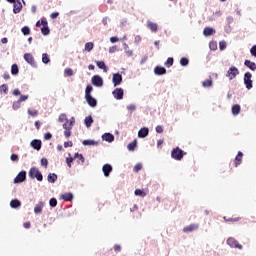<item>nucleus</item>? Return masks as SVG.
I'll return each mask as SVG.
<instances>
[{"instance_id":"obj_1","label":"nucleus","mask_w":256,"mask_h":256,"mask_svg":"<svg viewBox=\"0 0 256 256\" xmlns=\"http://www.w3.org/2000/svg\"><path fill=\"white\" fill-rule=\"evenodd\" d=\"M31 179H37V181H43V174L37 167H32L28 173Z\"/></svg>"},{"instance_id":"obj_2","label":"nucleus","mask_w":256,"mask_h":256,"mask_svg":"<svg viewBox=\"0 0 256 256\" xmlns=\"http://www.w3.org/2000/svg\"><path fill=\"white\" fill-rule=\"evenodd\" d=\"M253 74L251 72H246L244 74V85L248 91H251L253 89Z\"/></svg>"},{"instance_id":"obj_3","label":"nucleus","mask_w":256,"mask_h":256,"mask_svg":"<svg viewBox=\"0 0 256 256\" xmlns=\"http://www.w3.org/2000/svg\"><path fill=\"white\" fill-rule=\"evenodd\" d=\"M171 155H172V159H176V161H181L185 153L183 152V150L177 147L172 150Z\"/></svg>"},{"instance_id":"obj_4","label":"nucleus","mask_w":256,"mask_h":256,"mask_svg":"<svg viewBox=\"0 0 256 256\" xmlns=\"http://www.w3.org/2000/svg\"><path fill=\"white\" fill-rule=\"evenodd\" d=\"M237 75H239V68L235 67V66H231L228 71L226 76L230 79V81H233V79H235V77H237Z\"/></svg>"},{"instance_id":"obj_5","label":"nucleus","mask_w":256,"mask_h":256,"mask_svg":"<svg viewBox=\"0 0 256 256\" xmlns=\"http://www.w3.org/2000/svg\"><path fill=\"white\" fill-rule=\"evenodd\" d=\"M227 245L232 249H243V245L239 244L233 237L227 239Z\"/></svg>"},{"instance_id":"obj_6","label":"nucleus","mask_w":256,"mask_h":256,"mask_svg":"<svg viewBox=\"0 0 256 256\" xmlns=\"http://www.w3.org/2000/svg\"><path fill=\"white\" fill-rule=\"evenodd\" d=\"M62 127L65 130L64 137L69 139V137H71V129H73V126L70 125L69 120H66Z\"/></svg>"},{"instance_id":"obj_7","label":"nucleus","mask_w":256,"mask_h":256,"mask_svg":"<svg viewBox=\"0 0 256 256\" xmlns=\"http://www.w3.org/2000/svg\"><path fill=\"white\" fill-rule=\"evenodd\" d=\"M112 83L114 87H117L123 83V76L120 73L113 74Z\"/></svg>"},{"instance_id":"obj_8","label":"nucleus","mask_w":256,"mask_h":256,"mask_svg":"<svg viewBox=\"0 0 256 256\" xmlns=\"http://www.w3.org/2000/svg\"><path fill=\"white\" fill-rule=\"evenodd\" d=\"M24 60L28 62L29 65L32 67H37V63L35 62V58L33 57V54L26 53L24 54Z\"/></svg>"},{"instance_id":"obj_9","label":"nucleus","mask_w":256,"mask_h":256,"mask_svg":"<svg viewBox=\"0 0 256 256\" xmlns=\"http://www.w3.org/2000/svg\"><path fill=\"white\" fill-rule=\"evenodd\" d=\"M91 81L94 87H103V78H101V76L95 75L92 77Z\"/></svg>"},{"instance_id":"obj_10","label":"nucleus","mask_w":256,"mask_h":256,"mask_svg":"<svg viewBox=\"0 0 256 256\" xmlns=\"http://www.w3.org/2000/svg\"><path fill=\"white\" fill-rule=\"evenodd\" d=\"M226 22L228 26H226L225 31L227 33H231V31H233V25H235V20L233 19V17L228 16L226 18Z\"/></svg>"},{"instance_id":"obj_11","label":"nucleus","mask_w":256,"mask_h":256,"mask_svg":"<svg viewBox=\"0 0 256 256\" xmlns=\"http://www.w3.org/2000/svg\"><path fill=\"white\" fill-rule=\"evenodd\" d=\"M27 179V172L26 171H21L19 174L15 177L14 183H23Z\"/></svg>"},{"instance_id":"obj_12","label":"nucleus","mask_w":256,"mask_h":256,"mask_svg":"<svg viewBox=\"0 0 256 256\" xmlns=\"http://www.w3.org/2000/svg\"><path fill=\"white\" fill-rule=\"evenodd\" d=\"M112 95H113L114 99H117V100L123 99V95H124L123 88H116L112 92Z\"/></svg>"},{"instance_id":"obj_13","label":"nucleus","mask_w":256,"mask_h":256,"mask_svg":"<svg viewBox=\"0 0 256 256\" xmlns=\"http://www.w3.org/2000/svg\"><path fill=\"white\" fill-rule=\"evenodd\" d=\"M199 229V224H190L183 228L184 233H191L193 231H197Z\"/></svg>"},{"instance_id":"obj_14","label":"nucleus","mask_w":256,"mask_h":256,"mask_svg":"<svg viewBox=\"0 0 256 256\" xmlns=\"http://www.w3.org/2000/svg\"><path fill=\"white\" fill-rule=\"evenodd\" d=\"M102 171L104 173V177H109L111 171H113V166H111L110 164H105L102 167Z\"/></svg>"},{"instance_id":"obj_15","label":"nucleus","mask_w":256,"mask_h":256,"mask_svg":"<svg viewBox=\"0 0 256 256\" xmlns=\"http://www.w3.org/2000/svg\"><path fill=\"white\" fill-rule=\"evenodd\" d=\"M148 135H149V128H147V127L141 128L138 131V137L140 139H145V137H147Z\"/></svg>"},{"instance_id":"obj_16","label":"nucleus","mask_w":256,"mask_h":256,"mask_svg":"<svg viewBox=\"0 0 256 256\" xmlns=\"http://www.w3.org/2000/svg\"><path fill=\"white\" fill-rule=\"evenodd\" d=\"M242 162H243V152L239 151L234 160L235 167H239V165H241Z\"/></svg>"},{"instance_id":"obj_17","label":"nucleus","mask_w":256,"mask_h":256,"mask_svg":"<svg viewBox=\"0 0 256 256\" xmlns=\"http://www.w3.org/2000/svg\"><path fill=\"white\" fill-rule=\"evenodd\" d=\"M85 99L90 107H97V99L93 98V96H85Z\"/></svg>"},{"instance_id":"obj_18","label":"nucleus","mask_w":256,"mask_h":256,"mask_svg":"<svg viewBox=\"0 0 256 256\" xmlns=\"http://www.w3.org/2000/svg\"><path fill=\"white\" fill-rule=\"evenodd\" d=\"M30 145L36 151H41V145H42L41 140H37V139L32 140Z\"/></svg>"},{"instance_id":"obj_19","label":"nucleus","mask_w":256,"mask_h":256,"mask_svg":"<svg viewBox=\"0 0 256 256\" xmlns=\"http://www.w3.org/2000/svg\"><path fill=\"white\" fill-rule=\"evenodd\" d=\"M102 139L108 143H113L115 141V136L111 133H105L102 135Z\"/></svg>"},{"instance_id":"obj_20","label":"nucleus","mask_w":256,"mask_h":256,"mask_svg":"<svg viewBox=\"0 0 256 256\" xmlns=\"http://www.w3.org/2000/svg\"><path fill=\"white\" fill-rule=\"evenodd\" d=\"M41 24L43 25V27L41 28L42 35H49L50 30L49 26H47V21L41 20Z\"/></svg>"},{"instance_id":"obj_21","label":"nucleus","mask_w":256,"mask_h":256,"mask_svg":"<svg viewBox=\"0 0 256 256\" xmlns=\"http://www.w3.org/2000/svg\"><path fill=\"white\" fill-rule=\"evenodd\" d=\"M204 37H211V35H215V29L211 27H205L203 30Z\"/></svg>"},{"instance_id":"obj_22","label":"nucleus","mask_w":256,"mask_h":256,"mask_svg":"<svg viewBox=\"0 0 256 256\" xmlns=\"http://www.w3.org/2000/svg\"><path fill=\"white\" fill-rule=\"evenodd\" d=\"M244 65H245V67H248V69H250V71H256V63L255 62H251V60H245Z\"/></svg>"},{"instance_id":"obj_23","label":"nucleus","mask_w":256,"mask_h":256,"mask_svg":"<svg viewBox=\"0 0 256 256\" xmlns=\"http://www.w3.org/2000/svg\"><path fill=\"white\" fill-rule=\"evenodd\" d=\"M154 73L155 75H165V73H167V69H165V67L156 66L154 68Z\"/></svg>"},{"instance_id":"obj_24","label":"nucleus","mask_w":256,"mask_h":256,"mask_svg":"<svg viewBox=\"0 0 256 256\" xmlns=\"http://www.w3.org/2000/svg\"><path fill=\"white\" fill-rule=\"evenodd\" d=\"M147 27L148 29H150V31H152V33H157V29H158L157 23L147 21Z\"/></svg>"},{"instance_id":"obj_25","label":"nucleus","mask_w":256,"mask_h":256,"mask_svg":"<svg viewBox=\"0 0 256 256\" xmlns=\"http://www.w3.org/2000/svg\"><path fill=\"white\" fill-rule=\"evenodd\" d=\"M241 113V105L235 104L232 106V115L237 116Z\"/></svg>"},{"instance_id":"obj_26","label":"nucleus","mask_w":256,"mask_h":256,"mask_svg":"<svg viewBox=\"0 0 256 256\" xmlns=\"http://www.w3.org/2000/svg\"><path fill=\"white\" fill-rule=\"evenodd\" d=\"M44 205L45 204L43 202H39L38 204H36L34 207V213H36V215H38V213H41V211H43Z\"/></svg>"},{"instance_id":"obj_27","label":"nucleus","mask_w":256,"mask_h":256,"mask_svg":"<svg viewBox=\"0 0 256 256\" xmlns=\"http://www.w3.org/2000/svg\"><path fill=\"white\" fill-rule=\"evenodd\" d=\"M10 207L12 209H18V207H21V201H19L18 199L11 200Z\"/></svg>"},{"instance_id":"obj_28","label":"nucleus","mask_w":256,"mask_h":256,"mask_svg":"<svg viewBox=\"0 0 256 256\" xmlns=\"http://www.w3.org/2000/svg\"><path fill=\"white\" fill-rule=\"evenodd\" d=\"M83 145L85 146H92V147H95L97 145H99V142L95 141V140H84L82 142Z\"/></svg>"},{"instance_id":"obj_29","label":"nucleus","mask_w":256,"mask_h":256,"mask_svg":"<svg viewBox=\"0 0 256 256\" xmlns=\"http://www.w3.org/2000/svg\"><path fill=\"white\" fill-rule=\"evenodd\" d=\"M61 199L64 201H73V194L71 192L62 194Z\"/></svg>"},{"instance_id":"obj_30","label":"nucleus","mask_w":256,"mask_h":256,"mask_svg":"<svg viewBox=\"0 0 256 256\" xmlns=\"http://www.w3.org/2000/svg\"><path fill=\"white\" fill-rule=\"evenodd\" d=\"M96 65L99 69H102L104 73H107V66L105 65L104 61H97Z\"/></svg>"},{"instance_id":"obj_31","label":"nucleus","mask_w":256,"mask_h":256,"mask_svg":"<svg viewBox=\"0 0 256 256\" xmlns=\"http://www.w3.org/2000/svg\"><path fill=\"white\" fill-rule=\"evenodd\" d=\"M84 123H85V126H86L87 128L91 127V125H93V117L87 116V117L84 119Z\"/></svg>"},{"instance_id":"obj_32","label":"nucleus","mask_w":256,"mask_h":256,"mask_svg":"<svg viewBox=\"0 0 256 256\" xmlns=\"http://www.w3.org/2000/svg\"><path fill=\"white\" fill-rule=\"evenodd\" d=\"M42 63H44V65H48V63H51V59L49 58V54H47V53L42 54Z\"/></svg>"},{"instance_id":"obj_33","label":"nucleus","mask_w":256,"mask_h":256,"mask_svg":"<svg viewBox=\"0 0 256 256\" xmlns=\"http://www.w3.org/2000/svg\"><path fill=\"white\" fill-rule=\"evenodd\" d=\"M55 181H57V174L50 173L48 175V183H55Z\"/></svg>"},{"instance_id":"obj_34","label":"nucleus","mask_w":256,"mask_h":256,"mask_svg":"<svg viewBox=\"0 0 256 256\" xmlns=\"http://www.w3.org/2000/svg\"><path fill=\"white\" fill-rule=\"evenodd\" d=\"M135 147H137V140H134L133 142L127 145L128 151H135Z\"/></svg>"},{"instance_id":"obj_35","label":"nucleus","mask_w":256,"mask_h":256,"mask_svg":"<svg viewBox=\"0 0 256 256\" xmlns=\"http://www.w3.org/2000/svg\"><path fill=\"white\" fill-rule=\"evenodd\" d=\"M0 93H4V95H7L9 93V86L7 84H3L0 86Z\"/></svg>"},{"instance_id":"obj_36","label":"nucleus","mask_w":256,"mask_h":256,"mask_svg":"<svg viewBox=\"0 0 256 256\" xmlns=\"http://www.w3.org/2000/svg\"><path fill=\"white\" fill-rule=\"evenodd\" d=\"M11 73L12 75H18L19 73V67L17 66V64H13L11 67Z\"/></svg>"},{"instance_id":"obj_37","label":"nucleus","mask_w":256,"mask_h":256,"mask_svg":"<svg viewBox=\"0 0 256 256\" xmlns=\"http://www.w3.org/2000/svg\"><path fill=\"white\" fill-rule=\"evenodd\" d=\"M213 85V81L211 79H206L202 82V87H211Z\"/></svg>"},{"instance_id":"obj_38","label":"nucleus","mask_w":256,"mask_h":256,"mask_svg":"<svg viewBox=\"0 0 256 256\" xmlns=\"http://www.w3.org/2000/svg\"><path fill=\"white\" fill-rule=\"evenodd\" d=\"M91 91H93V86L87 85L85 90V97L91 96Z\"/></svg>"},{"instance_id":"obj_39","label":"nucleus","mask_w":256,"mask_h":256,"mask_svg":"<svg viewBox=\"0 0 256 256\" xmlns=\"http://www.w3.org/2000/svg\"><path fill=\"white\" fill-rule=\"evenodd\" d=\"M93 47H94V45L92 42H87L85 44V51H93Z\"/></svg>"},{"instance_id":"obj_40","label":"nucleus","mask_w":256,"mask_h":256,"mask_svg":"<svg viewBox=\"0 0 256 256\" xmlns=\"http://www.w3.org/2000/svg\"><path fill=\"white\" fill-rule=\"evenodd\" d=\"M64 74L67 76V77H73V69L71 68H66L64 70Z\"/></svg>"},{"instance_id":"obj_41","label":"nucleus","mask_w":256,"mask_h":256,"mask_svg":"<svg viewBox=\"0 0 256 256\" xmlns=\"http://www.w3.org/2000/svg\"><path fill=\"white\" fill-rule=\"evenodd\" d=\"M180 65H182V67H187V65H189V59L181 58L180 59Z\"/></svg>"},{"instance_id":"obj_42","label":"nucleus","mask_w":256,"mask_h":256,"mask_svg":"<svg viewBox=\"0 0 256 256\" xmlns=\"http://www.w3.org/2000/svg\"><path fill=\"white\" fill-rule=\"evenodd\" d=\"M141 169H143V165H142L141 163H138V164H136V165L134 166L133 171H134L135 173H139V171H141Z\"/></svg>"},{"instance_id":"obj_43","label":"nucleus","mask_w":256,"mask_h":256,"mask_svg":"<svg viewBox=\"0 0 256 256\" xmlns=\"http://www.w3.org/2000/svg\"><path fill=\"white\" fill-rule=\"evenodd\" d=\"M74 159H78L79 161H81V163H85V158L83 157V154L76 153Z\"/></svg>"},{"instance_id":"obj_44","label":"nucleus","mask_w":256,"mask_h":256,"mask_svg":"<svg viewBox=\"0 0 256 256\" xmlns=\"http://www.w3.org/2000/svg\"><path fill=\"white\" fill-rule=\"evenodd\" d=\"M23 35H30L31 33V29H29L28 26H24L22 29H21Z\"/></svg>"},{"instance_id":"obj_45","label":"nucleus","mask_w":256,"mask_h":256,"mask_svg":"<svg viewBox=\"0 0 256 256\" xmlns=\"http://www.w3.org/2000/svg\"><path fill=\"white\" fill-rule=\"evenodd\" d=\"M209 47H210L211 51H217V42H215V41L210 42Z\"/></svg>"},{"instance_id":"obj_46","label":"nucleus","mask_w":256,"mask_h":256,"mask_svg":"<svg viewBox=\"0 0 256 256\" xmlns=\"http://www.w3.org/2000/svg\"><path fill=\"white\" fill-rule=\"evenodd\" d=\"M134 193L137 197H145V193L141 189H136Z\"/></svg>"},{"instance_id":"obj_47","label":"nucleus","mask_w":256,"mask_h":256,"mask_svg":"<svg viewBox=\"0 0 256 256\" xmlns=\"http://www.w3.org/2000/svg\"><path fill=\"white\" fill-rule=\"evenodd\" d=\"M28 115H31V117H37V115H39V112L37 110L28 109Z\"/></svg>"},{"instance_id":"obj_48","label":"nucleus","mask_w":256,"mask_h":256,"mask_svg":"<svg viewBox=\"0 0 256 256\" xmlns=\"http://www.w3.org/2000/svg\"><path fill=\"white\" fill-rule=\"evenodd\" d=\"M59 123H63L64 121H68L67 120V115L66 114H60L59 118H58Z\"/></svg>"},{"instance_id":"obj_49","label":"nucleus","mask_w":256,"mask_h":256,"mask_svg":"<svg viewBox=\"0 0 256 256\" xmlns=\"http://www.w3.org/2000/svg\"><path fill=\"white\" fill-rule=\"evenodd\" d=\"M50 207H57V199L56 198H51L49 201Z\"/></svg>"},{"instance_id":"obj_50","label":"nucleus","mask_w":256,"mask_h":256,"mask_svg":"<svg viewBox=\"0 0 256 256\" xmlns=\"http://www.w3.org/2000/svg\"><path fill=\"white\" fill-rule=\"evenodd\" d=\"M229 223H237V221H241V218L236 217V218H228L226 219Z\"/></svg>"},{"instance_id":"obj_51","label":"nucleus","mask_w":256,"mask_h":256,"mask_svg":"<svg viewBox=\"0 0 256 256\" xmlns=\"http://www.w3.org/2000/svg\"><path fill=\"white\" fill-rule=\"evenodd\" d=\"M165 65L166 67H171L173 65V58H168Z\"/></svg>"},{"instance_id":"obj_52","label":"nucleus","mask_w":256,"mask_h":256,"mask_svg":"<svg viewBox=\"0 0 256 256\" xmlns=\"http://www.w3.org/2000/svg\"><path fill=\"white\" fill-rule=\"evenodd\" d=\"M29 99V96L27 95H21L18 102L22 103V101H27Z\"/></svg>"},{"instance_id":"obj_53","label":"nucleus","mask_w":256,"mask_h":256,"mask_svg":"<svg viewBox=\"0 0 256 256\" xmlns=\"http://www.w3.org/2000/svg\"><path fill=\"white\" fill-rule=\"evenodd\" d=\"M42 167H47V165L49 164V162L47 161L46 158H42L40 161Z\"/></svg>"},{"instance_id":"obj_54","label":"nucleus","mask_w":256,"mask_h":256,"mask_svg":"<svg viewBox=\"0 0 256 256\" xmlns=\"http://www.w3.org/2000/svg\"><path fill=\"white\" fill-rule=\"evenodd\" d=\"M11 161L17 162L19 161V156L17 154H12L10 156Z\"/></svg>"},{"instance_id":"obj_55","label":"nucleus","mask_w":256,"mask_h":256,"mask_svg":"<svg viewBox=\"0 0 256 256\" xmlns=\"http://www.w3.org/2000/svg\"><path fill=\"white\" fill-rule=\"evenodd\" d=\"M147 59H149V57L147 55H144L140 60V65H144V63H147Z\"/></svg>"},{"instance_id":"obj_56","label":"nucleus","mask_w":256,"mask_h":256,"mask_svg":"<svg viewBox=\"0 0 256 256\" xmlns=\"http://www.w3.org/2000/svg\"><path fill=\"white\" fill-rule=\"evenodd\" d=\"M250 53L252 57H256V45L252 46V48L250 49Z\"/></svg>"},{"instance_id":"obj_57","label":"nucleus","mask_w":256,"mask_h":256,"mask_svg":"<svg viewBox=\"0 0 256 256\" xmlns=\"http://www.w3.org/2000/svg\"><path fill=\"white\" fill-rule=\"evenodd\" d=\"M20 103L21 102H19V101L14 102L13 105H12L13 109H15V110L19 109V107H21Z\"/></svg>"},{"instance_id":"obj_58","label":"nucleus","mask_w":256,"mask_h":256,"mask_svg":"<svg viewBox=\"0 0 256 256\" xmlns=\"http://www.w3.org/2000/svg\"><path fill=\"white\" fill-rule=\"evenodd\" d=\"M74 159L75 158H73V157L66 158V163H67L68 167H71V163H73Z\"/></svg>"},{"instance_id":"obj_59","label":"nucleus","mask_w":256,"mask_h":256,"mask_svg":"<svg viewBox=\"0 0 256 256\" xmlns=\"http://www.w3.org/2000/svg\"><path fill=\"white\" fill-rule=\"evenodd\" d=\"M114 251H116V253L121 252V245L115 244V245H114Z\"/></svg>"},{"instance_id":"obj_60","label":"nucleus","mask_w":256,"mask_h":256,"mask_svg":"<svg viewBox=\"0 0 256 256\" xmlns=\"http://www.w3.org/2000/svg\"><path fill=\"white\" fill-rule=\"evenodd\" d=\"M128 111H135V109H137V107L134 104H130L127 106Z\"/></svg>"},{"instance_id":"obj_61","label":"nucleus","mask_w":256,"mask_h":256,"mask_svg":"<svg viewBox=\"0 0 256 256\" xmlns=\"http://www.w3.org/2000/svg\"><path fill=\"white\" fill-rule=\"evenodd\" d=\"M51 137H53V135L51 133H49V132L44 135V139L46 141H49V139H51Z\"/></svg>"},{"instance_id":"obj_62","label":"nucleus","mask_w":256,"mask_h":256,"mask_svg":"<svg viewBox=\"0 0 256 256\" xmlns=\"http://www.w3.org/2000/svg\"><path fill=\"white\" fill-rule=\"evenodd\" d=\"M64 147L65 149H67V147H73V142L72 141L64 142Z\"/></svg>"},{"instance_id":"obj_63","label":"nucleus","mask_w":256,"mask_h":256,"mask_svg":"<svg viewBox=\"0 0 256 256\" xmlns=\"http://www.w3.org/2000/svg\"><path fill=\"white\" fill-rule=\"evenodd\" d=\"M51 19H57L59 17V12H53L51 15H50Z\"/></svg>"},{"instance_id":"obj_64","label":"nucleus","mask_w":256,"mask_h":256,"mask_svg":"<svg viewBox=\"0 0 256 256\" xmlns=\"http://www.w3.org/2000/svg\"><path fill=\"white\" fill-rule=\"evenodd\" d=\"M156 132L162 133L163 132V126H157L156 127Z\"/></svg>"}]
</instances>
